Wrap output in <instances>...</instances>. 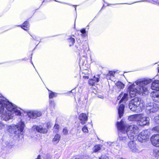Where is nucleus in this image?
I'll use <instances>...</instances> for the list:
<instances>
[{"label":"nucleus","instance_id":"1","mask_svg":"<svg viewBox=\"0 0 159 159\" xmlns=\"http://www.w3.org/2000/svg\"><path fill=\"white\" fill-rule=\"evenodd\" d=\"M116 125L118 131V137L117 140L118 143L126 142L128 139H133L137 136L138 141L142 143L145 142L149 139V135L147 130H143L138 135L139 128L136 125L132 126L126 125L122 120L120 122L117 121Z\"/></svg>","mask_w":159,"mask_h":159},{"label":"nucleus","instance_id":"2","mask_svg":"<svg viewBox=\"0 0 159 159\" xmlns=\"http://www.w3.org/2000/svg\"><path fill=\"white\" fill-rule=\"evenodd\" d=\"M20 110L22 109L0 93V114L2 120L7 121L15 116H21L23 113Z\"/></svg>","mask_w":159,"mask_h":159},{"label":"nucleus","instance_id":"3","mask_svg":"<svg viewBox=\"0 0 159 159\" xmlns=\"http://www.w3.org/2000/svg\"><path fill=\"white\" fill-rule=\"evenodd\" d=\"M152 81L150 79L143 78L138 80L134 83L128 85V92L123 93V97L120 101L125 103L128 99L129 96L131 98L136 96L137 94L141 95L147 91L146 86Z\"/></svg>","mask_w":159,"mask_h":159},{"label":"nucleus","instance_id":"4","mask_svg":"<svg viewBox=\"0 0 159 159\" xmlns=\"http://www.w3.org/2000/svg\"><path fill=\"white\" fill-rule=\"evenodd\" d=\"M144 105V101L140 97H135L129 102V106L131 111L138 112L142 111Z\"/></svg>","mask_w":159,"mask_h":159},{"label":"nucleus","instance_id":"5","mask_svg":"<svg viewBox=\"0 0 159 159\" xmlns=\"http://www.w3.org/2000/svg\"><path fill=\"white\" fill-rule=\"evenodd\" d=\"M25 126L24 122L21 120L17 125H12L9 126L7 130L11 134H14L15 136H19V134H23Z\"/></svg>","mask_w":159,"mask_h":159},{"label":"nucleus","instance_id":"6","mask_svg":"<svg viewBox=\"0 0 159 159\" xmlns=\"http://www.w3.org/2000/svg\"><path fill=\"white\" fill-rule=\"evenodd\" d=\"M152 89L155 90L153 91L150 94V96L152 99L155 102L159 103V80H155L152 81L151 86Z\"/></svg>","mask_w":159,"mask_h":159},{"label":"nucleus","instance_id":"7","mask_svg":"<svg viewBox=\"0 0 159 159\" xmlns=\"http://www.w3.org/2000/svg\"><path fill=\"white\" fill-rule=\"evenodd\" d=\"M77 45H76L74 47L73 49L75 52H78V54L80 53V51L83 50L84 51H88L89 49L88 45L86 40L81 41L79 39L77 41Z\"/></svg>","mask_w":159,"mask_h":159},{"label":"nucleus","instance_id":"8","mask_svg":"<svg viewBox=\"0 0 159 159\" xmlns=\"http://www.w3.org/2000/svg\"><path fill=\"white\" fill-rule=\"evenodd\" d=\"M32 129L34 131L42 134H46L48 131L47 128H45V125L43 123L39 125H34Z\"/></svg>","mask_w":159,"mask_h":159},{"label":"nucleus","instance_id":"9","mask_svg":"<svg viewBox=\"0 0 159 159\" xmlns=\"http://www.w3.org/2000/svg\"><path fill=\"white\" fill-rule=\"evenodd\" d=\"M26 113L28 117L30 119H35L42 115V112L38 111L30 110L27 111Z\"/></svg>","mask_w":159,"mask_h":159},{"label":"nucleus","instance_id":"10","mask_svg":"<svg viewBox=\"0 0 159 159\" xmlns=\"http://www.w3.org/2000/svg\"><path fill=\"white\" fill-rule=\"evenodd\" d=\"M128 146L129 148L133 152H137L139 151L138 149V146L137 145L134 140H131L129 142Z\"/></svg>","mask_w":159,"mask_h":159},{"label":"nucleus","instance_id":"11","mask_svg":"<svg viewBox=\"0 0 159 159\" xmlns=\"http://www.w3.org/2000/svg\"><path fill=\"white\" fill-rule=\"evenodd\" d=\"M149 118L148 117H143L139 119L137 124L141 126H144L145 125H148L149 124Z\"/></svg>","mask_w":159,"mask_h":159},{"label":"nucleus","instance_id":"12","mask_svg":"<svg viewBox=\"0 0 159 159\" xmlns=\"http://www.w3.org/2000/svg\"><path fill=\"white\" fill-rule=\"evenodd\" d=\"M150 140L153 146L157 147H159V134H157L152 135Z\"/></svg>","mask_w":159,"mask_h":159},{"label":"nucleus","instance_id":"13","mask_svg":"<svg viewBox=\"0 0 159 159\" xmlns=\"http://www.w3.org/2000/svg\"><path fill=\"white\" fill-rule=\"evenodd\" d=\"M158 108L155 107L154 105H149L147 107L146 112L149 114L152 113H155L158 111Z\"/></svg>","mask_w":159,"mask_h":159},{"label":"nucleus","instance_id":"14","mask_svg":"<svg viewBox=\"0 0 159 159\" xmlns=\"http://www.w3.org/2000/svg\"><path fill=\"white\" fill-rule=\"evenodd\" d=\"M125 108V105L123 104H120L117 108L118 118H121L123 116L124 113Z\"/></svg>","mask_w":159,"mask_h":159},{"label":"nucleus","instance_id":"15","mask_svg":"<svg viewBox=\"0 0 159 159\" xmlns=\"http://www.w3.org/2000/svg\"><path fill=\"white\" fill-rule=\"evenodd\" d=\"M154 121L155 123V126L152 128V130L159 133V114L154 118Z\"/></svg>","mask_w":159,"mask_h":159},{"label":"nucleus","instance_id":"16","mask_svg":"<svg viewBox=\"0 0 159 159\" xmlns=\"http://www.w3.org/2000/svg\"><path fill=\"white\" fill-rule=\"evenodd\" d=\"M88 116L85 113H82L79 116V118L82 125L86 123L88 120Z\"/></svg>","mask_w":159,"mask_h":159},{"label":"nucleus","instance_id":"17","mask_svg":"<svg viewBox=\"0 0 159 159\" xmlns=\"http://www.w3.org/2000/svg\"><path fill=\"white\" fill-rule=\"evenodd\" d=\"M3 145L9 151L13 147L14 144L11 141H6L3 142Z\"/></svg>","mask_w":159,"mask_h":159},{"label":"nucleus","instance_id":"18","mask_svg":"<svg viewBox=\"0 0 159 159\" xmlns=\"http://www.w3.org/2000/svg\"><path fill=\"white\" fill-rule=\"evenodd\" d=\"M140 117L139 114H135L129 116L128 117V119L129 121H136L138 123Z\"/></svg>","mask_w":159,"mask_h":159},{"label":"nucleus","instance_id":"19","mask_svg":"<svg viewBox=\"0 0 159 159\" xmlns=\"http://www.w3.org/2000/svg\"><path fill=\"white\" fill-rule=\"evenodd\" d=\"M16 26L20 27L22 29L26 31H27L29 30V22L27 20L25 21L22 25H16Z\"/></svg>","mask_w":159,"mask_h":159},{"label":"nucleus","instance_id":"20","mask_svg":"<svg viewBox=\"0 0 159 159\" xmlns=\"http://www.w3.org/2000/svg\"><path fill=\"white\" fill-rule=\"evenodd\" d=\"M75 36L74 35H69L68 36V38L67 39V40L69 43L70 47L74 45L75 42Z\"/></svg>","mask_w":159,"mask_h":159},{"label":"nucleus","instance_id":"21","mask_svg":"<svg viewBox=\"0 0 159 159\" xmlns=\"http://www.w3.org/2000/svg\"><path fill=\"white\" fill-rule=\"evenodd\" d=\"M102 145L101 144H97L93 148V150L94 152H99Z\"/></svg>","mask_w":159,"mask_h":159},{"label":"nucleus","instance_id":"22","mask_svg":"<svg viewBox=\"0 0 159 159\" xmlns=\"http://www.w3.org/2000/svg\"><path fill=\"white\" fill-rule=\"evenodd\" d=\"M115 85L117 88L120 89H123L125 86L124 83L121 81H117L115 84Z\"/></svg>","mask_w":159,"mask_h":159},{"label":"nucleus","instance_id":"23","mask_svg":"<svg viewBox=\"0 0 159 159\" xmlns=\"http://www.w3.org/2000/svg\"><path fill=\"white\" fill-rule=\"evenodd\" d=\"M151 2V3H153L154 4H155L158 5H159V2H158L157 1H155L154 0H152L151 1H148V0H143L140 1H139L136 2H135L132 3V4L135 3L136 2ZM125 4H129V5L131 4H129L128 3H125ZM131 4H132V3H131Z\"/></svg>","mask_w":159,"mask_h":159},{"label":"nucleus","instance_id":"24","mask_svg":"<svg viewBox=\"0 0 159 159\" xmlns=\"http://www.w3.org/2000/svg\"><path fill=\"white\" fill-rule=\"evenodd\" d=\"M49 91V98L50 99L53 98L57 96V93L48 89Z\"/></svg>","mask_w":159,"mask_h":159},{"label":"nucleus","instance_id":"25","mask_svg":"<svg viewBox=\"0 0 159 159\" xmlns=\"http://www.w3.org/2000/svg\"><path fill=\"white\" fill-rule=\"evenodd\" d=\"M61 136L60 134H57L54 136V138L52 139L53 142H57L58 143L60 140Z\"/></svg>","mask_w":159,"mask_h":159},{"label":"nucleus","instance_id":"26","mask_svg":"<svg viewBox=\"0 0 159 159\" xmlns=\"http://www.w3.org/2000/svg\"><path fill=\"white\" fill-rule=\"evenodd\" d=\"M100 75L98 74L96 75H94L92 79L95 83L98 82L100 80Z\"/></svg>","mask_w":159,"mask_h":159},{"label":"nucleus","instance_id":"27","mask_svg":"<svg viewBox=\"0 0 159 159\" xmlns=\"http://www.w3.org/2000/svg\"><path fill=\"white\" fill-rule=\"evenodd\" d=\"M80 33H81V35L82 37H85L87 35L86 30L84 28H83L80 30Z\"/></svg>","mask_w":159,"mask_h":159},{"label":"nucleus","instance_id":"28","mask_svg":"<svg viewBox=\"0 0 159 159\" xmlns=\"http://www.w3.org/2000/svg\"><path fill=\"white\" fill-rule=\"evenodd\" d=\"M153 155L155 157H159V150H154L153 151Z\"/></svg>","mask_w":159,"mask_h":159},{"label":"nucleus","instance_id":"29","mask_svg":"<svg viewBox=\"0 0 159 159\" xmlns=\"http://www.w3.org/2000/svg\"><path fill=\"white\" fill-rule=\"evenodd\" d=\"M88 83L89 85L90 86H95V83L92 78H90L89 79Z\"/></svg>","mask_w":159,"mask_h":159},{"label":"nucleus","instance_id":"30","mask_svg":"<svg viewBox=\"0 0 159 159\" xmlns=\"http://www.w3.org/2000/svg\"><path fill=\"white\" fill-rule=\"evenodd\" d=\"M44 124L45 125V128H47V130H48V129H49L52 127V124L50 122H48Z\"/></svg>","mask_w":159,"mask_h":159},{"label":"nucleus","instance_id":"31","mask_svg":"<svg viewBox=\"0 0 159 159\" xmlns=\"http://www.w3.org/2000/svg\"><path fill=\"white\" fill-rule=\"evenodd\" d=\"M82 130L83 132L87 133L88 132V130L87 127L86 125H84L82 128Z\"/></svg>","mask_w":159,"mask_h":159},{"label":"nucleus","instance_id":"32","mask_svg":"<svg viewBox=\"0 0 159 159\" xmlns=\"http://www.w3.org/2000/svg\"><path fill=\"white\" fill-rule=\"evenodd\" d=\"M53 127L55 129H57L58 131L60 128V126L58 124L55 123Z\"/></svg>","mask_w":159,"mask_h":159},{"label":"nucleus","instance_id":"33","mask_svg":"<svg viewBox=\"0 0 159 159\" xmlns=\"http://www.w3.org/2000/svg\"><path fill=\"white\" fill-rule=\"evenodd\" d=\"M63 3H65L66 4H67L69 6H72L74 7L75 8V11L76 13V7H77V5H72V4L70 3H64V2H63Z\"/></svg>","mask_w":159,"mask_h":159},{"label":"nucleus","instance_id":"34","mask_svg":"<svg viewBox=\"0 0 159 159\" xmlns=\"http://www.w3.org/2000/svg\"><path fill=\"white\" fill-rule=\"evenodd\" d=\"M115 74V72L112 71H109L108 72V74L109 75L112 76L113 77H114Z\"/></svg>","mask_w":159,"mask_h":159},{"label":"nucleus","instance_id":"35","mask_svg":"<svg viewBox=\"0 0 159 159\" xmlns=\"http://www.w3.org/2000/svg\"><path fill=\"white\" fill-rule=\"evenodd\" d=\"M63 132L64 134H66L68 132V131L66 128H64L63 129Z\"/></svg>","mask_w":159,"mask_h":159},{"label":"nucleus","instance_id":"36","mask_svg":"<svg viewBox=\"0 0 159 159\" xmlns=\"http://www.w3.org/2000/svg\"><path fill=\"white\" fill-rule=\"evenodd\" d=\"M102 159H107L108 157L105 155H102L100 157Z\"/></svg>","mask_w":159,"mask_h":159},{"label":"nucleus","instance_id":"37","mask_svg":"<svg viewBox=\"0 0 159 159\" xmlns=\"http://www.w3.org/2000/svg\"><path fill=\"white\" fill-rule=\"evenodd\" d=\"M54 102L52 100H50L49 101V103L50 105L51 106L54 105Z\"/></svg>","mask_w":159,"mask_h":159},{"label":"nucleus","instance_id":"38","mask_svg":"<svg viewBox=\"0 0 159 159\" xmlns=\"http://www.w3.org/2000/svg\"><path fill=\"white\" fill-rule=\"evenodd\" d=\"M123 95V92H121V93L119 94V95L117 97V100H119L121 99V98Z\"/></svg>","mask_w":159,"mask_h":159},{"label":"nucleus","instance_id":"39","mask_svg":"<svg viewBox=\"0 0 159 159\" xmlns=\"http://www.w3.org/2000/svg\"><path fill=\"white\" fill-rule=\"evenodd\" d=\"M30 35L33 38V39L37 41L36 39L39 38L38 37L36 36H32L31 35Z\"/></svg>","mask_w":159,"mask_h":159},{"label":"nucleus","instance_id":"40","mask_svg":"<svg viewBox=\"0 0 159 159\" xmlns=\"http://www.w3.org/2000/svg\"><path fill=\"white\" fill-rule=\"evenodd\" d=\"M4 126V125L2 124L1 122H0V129Z\"/></svg>","mask_w":159,"mask_h":159},{"label":"nucleus","instance_id":"41","mask_svg":"<svg viewBox=\"0 0 159 159\" xmlns=\"http://www.w3.org/2000/svg\"><path fill=\"white\" fill-rule=\"evenodd\" d=\"M83 77L84 79H89V77L88 76H84Z\"/></svg>","mask_w":159,"mask_h":159},{"label":"nucleus","instance_id":"42","mask_svg":"<svg viewBox=\"0 0 159 159\" xmlns=\"http://www.w3.org/2000/svg\"><path fill=\"white\" fill-rule=\"evenodd\" d=\"M35 159H41V155H38L37 157Z\"/></svg>","mask_w":159,"mask_h":159},{"label":"nucleus","instance_id":"43","mask_svg":"<svg viewBox=\"0 0 159 159\" xmlns=\"http://www.w3.org/2000/svg\"><path fill=\"white\" fill-rule=\"evenodd\" d=\"M28 60V59L27 58H25L22 59L21 61H26Z\"/></svg>","mask_w":159,"mask_h":159},{"label":"nucleus","instance_id":"44","mask_svg":"<svg viewBox=\"0 0 159 159\" xmlns=\"http://www.w3.org/2000/svg\"><path fill=\"white\" fill-rule=\"evenodd\" d=\"M45 159H51V157L49 156H47Z\"/></svg>","mask_w":159,"mask_h":159},{"label":"nucleus","instance_id":"45","mask_svg":"<svg viewBox=\"0 0 159 159\" xmlns=\"http://www.w3.org/2000/svg\"><path fill=\"white\" fill-rule=\"evenodd\" d=\"M16 61L17 62V63H19L21 61V59H18L17 60H16Z\"/></svg>","mask_w":159,"mask_h":159},{"label":"nucleus","instance_id":"46","mask_svg":"<svg viewBox=\"0 0 159 159\" xmlns=\"http://www.w3.org/2000/svg\"><path fill=\"white\" fill-rule=\"evenodd\" d=\"M98 97L102 99L104 98V97L101 95H99L98 96Z\"/></svg>","mask_w":159,"mask_h":159},{"label":"nucleus","instance_id":"47","mask_svg":"<svg viewBox=\"0 0 159 159\" xmlns=\"http://www.w3.org/2000/svg\"><path fill=\"white\" fill-rule=\"evenodd\" d=\"M117 4V3H116V4H107V6H110V5H116V4Z\"/></svg>","mask_w":159,"mask_h":159},{"label":"nucleus","instance_id":"48","mask_svg":"<svg viewBox=\"0 0 159 159\" xmlns=\"http://www.w3.org/2000/svg\"><path fill=\"white\" fill-rule=\"evenodd\" d=\"M30 62L32 64V65L34 66V65L33 63V62H32V60H31V61H30Z\"/></svg>","mask_w":159,"mask_h":159},{"label":"nucleus","instance_id":"49","mask_svg":"<svg viewBox=\"0 0 159 159\" xmlns=\"http://www.w3.org/2000/svg\"><path fill=\"white\" fill-rule=\"evenodd\" d=\"M32 54H32H32H31V57H30V60H32Z\"/></svg>","mask_w":159,"mask_h":159},{"label":"nucleus","instance_id":"50","mask_svg":"<svg viewBox=\"0 0 159 159\" xmlns=\"http://www.w3.org/2000/svg\"><path fill=\"white\" fill-rule=\"evenodd\" d=\"M41 42V41H39V43L36 45V46L35 47V48L38 45V44H39V43Z\"/></svg>","mask_w":159,"mask_h":159},{"label":"nucleus","instance_id":"51","mask_svg":"<svg viewBox=\"0 0 159 159\" xmlns=\"http://www.w3.org/2000/svg\"><path fill=\"white\" fill-rule=\"evenodd\" d=\"M157 71H158V72L159 73V67H157Z\"/></svg>","mask_w":159,"mask_h":159},{"label":"nucleus","instance_id":"52","mask_svg":"<svg viewBox=\"0 0 159 159\" xmlns=\"http://www.w3.org/2000/svg\"><path fill=\"white\" fill-rule=\"evenodd\" d=\"M45 0H43V1L42 2V3L41 4V5H42L43 4V3L45 2Z\"/></svg>","mask_w":159,"mask_h":159},{"label":"nucleus","instance_id":"53","mask_svg":"<svg viewBox=\"0 0 159 159\" xmlns=\"http://www.w3.org/2000/svg\"><path fill=\"white\" fill-rule=\"evenodd\" d=\"M104 7V4H103V6L102 7V8H101V9H102Z\"/></svg>","mask_w":159,"mask_h":159},{"label":"nucleus","instance_id":"54","mask_svg":"<svg viewBox=\"0 0 159 159\" xmlns=\"http://www.w3.org/2000/svg\"><path fill=\"white\" fill-rule=\"evenodd\" d=\"M103 2H104V3H106V2H105V0H103Z\"/></svg>","mask_w":159,"mask_h":159},{"label":"nucleus","instance_id":"55","mask_svg":"<svg viewBox=\"0 0 159 159\" xmlns=\"http://www.w3.org/2000/svg\"><path fill=\"white\" fill-rule=\"evenodd\" d=\"M99 159H102V158H101L100 157H99Z\"/></svg>","mask_w":159,"mask_h":159},{"label":"nucleus","instance_id":"56","mask_svg":"<svg viewBox=\"0 0 159 159\" xmlns=\"http://www.w3.org/2000/svg\"><path fill=\"white\" fill-rule=\"evenodd\" d=\"M37 73H38V74H39V73H38V72H37ZM39 75V77H40V78L41 79V77H40V75Z\"/></svg>","mask_w":159,"mask_h":159},{"label":"nucleus","instance_id":"57","mask_svg":"<svg viewBox=\"0 0 159 159\" xmlns=\"http://www.w3.org/2000/svg\"><path fill=\"white\" fill-rule=\"evenodd\" d=\"M54 0V1H55L56 2H58V1H57V0Z\"/></svg>","mask_w":159,"mask_h":159},{"label":"nucleus","instance_id":"58","mask_svg":"<svg viewBox=\"0 0 159 159\" xmlns=\"http://www.w3.org/2000/svg\"><path fill=\"white\" fill-rule=\"evenodd\" d=\"M73 90H74V89L72 90H71V91H70V92H72V91H73Z\"/></svg>","mask_w":159,"mask_h":159},{"label":"nucleus","instance_id":"59","mask_svg":"<svg viewBox=\"0 0 159 159\" xmlns=\"http://www.w3.org/2000/svg\"><path fill=\"white\" fill-rule=\"evenodd\" d=\"M55 36H52V37H55Z\"/></svg>","mask_w":159,"mask_h":159},{"label":"nucleus","instance_id":"60","mask_svg":"<svg viewBox=\"0 0 159 159\" xmlns=\"http://www.w3.org/2000/svg\"><path fill=\"white\" fill-rule=\"evenodd\" d=\"M2 64V63H0V65L1 64Z\"/></svg>","mask_w":159,"mask_h":159},{"label":"nucleus","instance_id":"61","mask_svg":"<svg viewBox=\"0 0 159 159\" xmlns=\"http://www.w3.org/2000/svg\"><path fill=\"white\" fill-rule=\"evenodd\" d=\"M81 62V61H80V63Z\"/></svg>","mask_w":159,"mask_h":159},{"label":"nucleus","instance_id":"62","mask_svg":"<svg viewBox=\"0 0 159 159\" xmlns=\"http://www.w3.org/2000/svg\"><path fill=\"white\" fill-rule=\"evenodd\" d=\"M41 80L42 81H43V80L41 79Z\"/></svg>","mask_w":159,"mask_h":159},{"label":"nucleus","instance_id":"63","mask_svg":"<svg viewBox=\"0 0 159 159\" xmlns=\"http://www.w3.org/2000/svg\"><path fill=\"white\" fill-rule=\"evenodd\" d=\"M41 80L42 81H43V80L41 79Z\"/></svg>","mask_w":159,"mask_h":159},{"label":"nucleus","instance_id":"64","mask_svg":"<svg viewBox=\"0 0 159 159\" xmlns=\"http://www.w3.org/2000/svg\"><path fill=\"white\" fill-rule=\"evenodd\" d=\"M41 80L42 81H43V80L41 79Z\"/></svg>","mask_w":159,"mask_h":159}]
</instances>
